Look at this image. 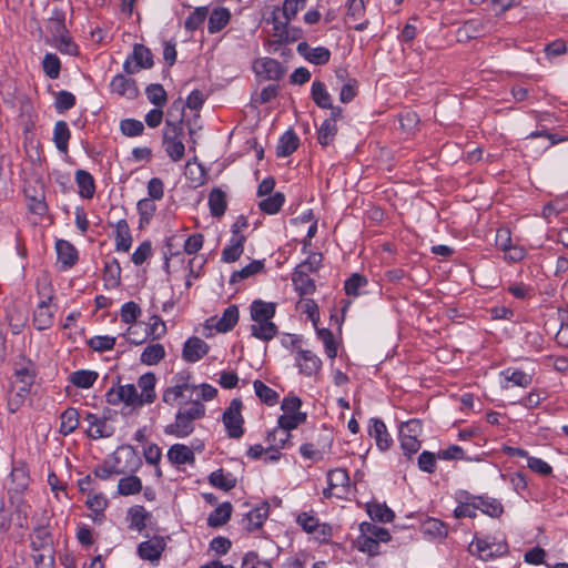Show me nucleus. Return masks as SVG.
<instances>
[{
  "label": "nucleus",
  "instance_id": "1",
  "mask_svg": "<svg viewBox=\"0 0 568 568\" xmlns=\"http://www.w3.org/2000/svg\"><path fill=\"white\" fill-rule=\"evenodd\" d=\"M276 304L273 302H264L255 300L250 306V314L252 321L256 324L251 325V334L253 337L264 342L273 339L278 328L271 320L275 316Z\"/></svg>",
  "mask_w": 568,
  "mask_h": 568
},
{
  "label": "nucleus",
  "instance_id": "2",
  "mask_svg": "<svg viewBox=\"0 0 568 568\" xmlns=\"http://www.w3.org/2000/svg\"><path fill=\"white\" fill-rule=\"evenodd\" d=\"M183 120L179 118L176 122L171 120L165 121V129L163 130V145L165 152L173 162H179L183 159L185 146L181 140L183 135Z\"/></svg>",
  "mask_w": 568,
  "mask_h": 568
},
{
  "label": "nucleus",
  "instance_id": "3",
  "mask_svg": "<svg viewBox=\"0 0 568 568\" xmlns=\"http://www.w3.org/2000/svg\"><path fill=\"white\" fill-rule=\"evenodd\" d=\"M126 456V464L123 467L118 466H98L93 469L95 477L101 480L109 479L112 475L134 474L142 466V459L136 449L132 445H122L119 448Z\"/></svg>",
  "mask_w": 568,
  "mask_h": 568
},
{
  "label": "nucleus",
  "instance_id": "4",
  "mask_svg": "<svg viewBox=\"0 0 568 568\" xmlns=\"http://www.w3.org/2000/svg\"><path fill=\"white\" fill-rule=\"evenodd\" d=\"M153 65L154 57L150 48L142 43H135L132 53L123 63V71L126 74H134L141 69H151Z\"/></svg>",
  "mask_w": 568,
  "mask_h": 568
},
{
  "label": "nucleus",
  "instance_id": "5",
  "mask_svg": "<svg viewBox=\"0 0 568 568\" xmlns=\"http://www.w3.org/2000/svg\"><path fill=\"white\" fill-rule=\"evenodd\" d=\"M242 406L243 404L240 398H233L230 406L223 413L222 420L230 438H240L244 434Z\"/></svg>",
  "mask_w": 568,
  "mask_h": 568
},
{
  "label": "nucleus",
  "instance_id": "6",
  "mask_svg": "<svg viewBox=\"0 0 568 568\" xmlns=\"http://www.w3.org/2000/svg\"><path fill=\"white\" fill-rule=\"evenodd\" d=\"M29 540L32 551H47L55 555L53 534L49 525V519H47L45 524L39 523L33 527L29 535Z\"/></svg>",
  "mask_w": 568,
  "mask_h": 568
},
{
  "label": "nucleus",
  "instance_id": "7",
  "mask_svg": "<svg viewBox=\"0 0 568 568\" xmlns=\"http://www.w3.org/2000/svg\"><path fill=\"white\" fill-rule=\"evenodd\" d=\"M11 486L8 488V497L22 496L30 484L29 468L24 460H17L10 473Z\"/></svg>",
  "mask_w": 568,
  "mask_h": 568
},
{
  "label": "nucleus",
  "instance_id": "8",
  "mask_svg": "<svg viewBox=\"0 0 568 568\" xmlns=\"http://www.w3.org/2000/svg\"><path fill=\"white\" fill-rule=\"evenodd\" d=\"M253 71L264 80L278 81L285 74V68L273 58H258L253 62Z\"/></svg>",
  "mask_w": 568,
  "mask_h": 568
},
{
  "label": "nucleus",
  "instance_id": "9",
  "mask_svg": "<svg viewBox=\"0 0 568 568\" xmlns=\"http://www.w3.org/2000/svg\"><path fill=\"white\" fill-rule=\"evenodd\" d=\"M13 367V376L16 383L24 384V385H33L37 377V367L36 364L27 358L23 354L19 355L17 359L12 363Z\"/></svg>",
  "mask_w": 568,
  "mask_h": 568
},
{
  "label": "nucleus",
  "instance_id": "10",
  "mask_svg": "<svg viewBox=\"0 0 568 568\" xmlns=\"http://www.w3.org/2000/svg\"><path fill=\"white\" fill-rule=\"evenodd\" d=\"M165 547V537L154 535L151 539L139 544L138 555L143 560L156 561L161 558Z\"/></svg>",
  "mask_w": 568,
  "mask_h": 568
},
{
  "label": "nucleus",
  "instance_id": "11",
  "mask_svg": "<svg viewBox=\"0 0 568 568\" xmlns=\"http://www.w3.org/2000/svg\"><path fill=\"white\" fill-rule=\"evenodd\" d=\"M346 7V23L348 21L352 22L348 28L356 31H364L369 23V21L364 18L366 11L364 0H347Z\"/></svg>",
  "mask_w": 568,
  "mask_h": 568
},
{
  "label": "nucleus",
  "instance_id": "12",
  "mask_svg": "<svg viewBox=\"0 0 568 568\" xmlns=\"http://www.w3.org/2000/svg\"><path fill=\"white\" fill-rule=\"evenodd\" d=\"M210 351V346L200 337L192 336L183 345L182 358L187 363L202 359Z\"/></svg>",
  "mask_w": 568,
  "mask_h": 568
},
{
  "label": "nucleus",
  "instance_id": "13",
  "mask_svg": "<svg viewBox=\"0 0 568 568\" xmlns=\"http://www.w3.org/2000/svg\"><path fill=\"white\" fill-rule=\"evenodd\" d=\"M297 53L315 65H324L331 59V51L325 47L311 48L306 41L297 44Z\"/></svg>",
  "mask_w": 568,
  "mask_h": 568
},
{
  "label": "nucleus",
  "instance_id": "14",
  "mask_svg": "<svg viewBox=\"0 0 568 568\" xmlns=\"http://www.w3.org/2000/svg\"><path fill=\"white\" fill-rule=\"evenodd\" d=\"M296 362L300 373L305 376H313L322 368L321 358L308 349L298 348Z\"/></svg>",
  "mask_w": 568,
  "mask_h": 568
},
{
  "label": "nucleus",
  "instance_id": "15",
  "mask_svg": "<svg viewBox=\"0 0 568 568\" xmlns=\"http://www.w3.org/2000/svg\"><path fill=\"white\" fill-rule=\"evenodd\" d=\"M368 434L375 439L376 446L382 452L390 448L393 439L387 430L385 423L381 418H372L369 420Z\"/></svg>",
  "mask_w": 568,
  "mask_h": 568
},
{
  "label": "nucleus",
  "instance_id": "16",
  "mask_svg": "<svg viewBox=\"0 0 568 568\" xmlns=\"http://www.w3.org/2000/svg\"><path fill=\"white\" fill-rule=\"evenodd\" d=\"M111 91L128 99H136L140 94L136 81L124 74H116L110 83Z\"/></svg>",
  "mask_w": 568,
  "mask_h": 568
},
{
  "label": "nucleus",
  "instance_id": "17",
  "mask_svg": "<svg viewBox=\"0 0 568 568\" xmlns=\"http://www.w3.org/2000/svg\"><path fill=\"white\" fill-rule=\"evenodd\" d=\"M194 432V420L182 414V409L175 415V422L164 427L166 435H172L179 438L186 437Z\"/></svg>",
  "mask_w": 568,
  "mask_h": 568
},
{
  "label": "nucleus",
  "instance_id": "18",
  "mask_svg": "<svg viewBox=\"0 0 568 568\" xmlns=\"http://www.w3.org/2000/svg\"><path fill=\"white\" fill-rule=\"evenodd\" d=\"M292 282L294 284L295 291L301 297L305 295H312L316 291L315 281L310 277L305 270L301 268L298 265L292 273Z\"/></svg>",
  "mask_w": 568,
  "mask_h": 568
},
{
  "label": "nucleus",
  "instance_id": "19",
  "mask_svg": "<svg viewBox=\"0 0 568 568\" xmlns=\"http://www.w3.org/2000/svg\"><path fill=\"white\" fill-rule=\"evenodd\" d=\"M473 506L491 518H499L504 514L503 504L488 496H471Z\"/></svg>",
  "mask_w": 568,
  "mask_h": 568
},
{
  "label": "nucleus",
  "instance_id": "20",
  "mask_svg": "<svg viewBox=\"0 0 568 568\" xmlns=\"http://www.w3.org/2000/svg\"><path fill=\"white\" fill-rule=\"evenodd\" d=\"M9 503L13 507L11 521L14 520L17 527L27 529L30 505L22 496L9 497Z\"/></svg>",
  "mask_w": 568,
  "mask_h": 568
},
{
  "label": "nucleus",
  "instance_id": "21",
  "mask_svg": "<svg viewBox=\"0 0 568 568\" xmlns=\"http://www.w3.org/2000/svg\"><path fill=\"white\" fill-rule=\"evenodd\" d=\"M58 260L63 264L64 268H71L79 260L78 250L73 244L65 240L55 242Z\"/></svg>",
  "mask_w": 568,
  "mask_h": 568
},
{
  "label": "nucleus",
  "instance_id": "22",
  "mask_svg": "<svg viewBox=\"0 0 568 568\" xmlns=\"http://www.w3.org/2000/svg\"><path fill=\"white\" fill-rule=\"evenodd\" d=\"M84 420L89 423V428L87 429L89 438L99 439L111 436L112 433L108 429L105 417H99L95 414L87 413Z\"/></svg>",
  "mask_w": 568,
  "mask_h": 568
},
{
  "label": "nucleus",
  "instance_id": "23",
  "mask_svg": "<svg viewBox=\"0 0 568 568\" xmlns=\"http://www.w3.org/2000/svg\"><path fill=\"white\" fill-rule=\"evenodd\" d=\"M168 459L173 465L194 464V452L186 445L174 444L168 450Z\"/></svg>",
  "mask_w": 568,
  "mask_h": 568
},
{
  "label": "nucleus",
  "instance_id": "24",
  "mask_svg": "<svg viewBox=\"0 0 568 568\" xmlns=\"http://www.w3.org/2000/svg\"><path fill=\"white\" fill-rule=\"evenodd\" d=\"M268 511L270 505L267 501H263L260 506L250 510L244 518V520L246 521V529L248 531L260 529L263 526L265 519L267 518Z\"/></svg>",
  "mask_w": 568,
  "mask_h": 568
},
{
  "label": "nucleus",
  "instance_id": "25",
  "mask_svg": "<svg viewBox=\"0 0 568 568\" xmlns=\"http://www.w3.org/2000/svg\"><path fill=\"white\" fill-rule=\"evenodd\" d=\"M231 17L227 8L219 7L213 9L209 17L207 31L211 34L220 32L229 24Z\"/></svg>",
  "mask_w": 568,
  "mask_h": 568
},
{
  "label": "nucleus",
  "instance_id": "26",
  "mask_svg": "<svg viewBox=\"0 0 568 568\" xmlns=\"http://www.w3.org/2000/svg\"><path fill=\"white\" fill-rule=\"evenodd\" d=\"M209 207L213 217H222L227 207L226 193L220 187H214L209 193Z\"/></svg>",
  "mask_w": 568,
  "mask_h": 568
},
{
  "label": "nucleus",
  "instance_id": "27",
  "mask_svg": "<svg viewBox=\"0 0 568 568\" xmlns=\"http://www.w3.org/2000/svg\"><path fill=\"white\" fill-rule=\"evenodd\" d=\"M300 146V139L293 130L286 131L280 139L276 146V155L286 158L293 154Z\"/></svg>",
  "mask_w": 568,
  "mask_h": 568
},
{
  "label": "nucleus",
  "instance_id": "28",
  "mask_svg": "<svg viewBox=\"0 0 568 568\" xmlns=\"http://www.w3.org/2000/svg\"><path fill=\"white\" fill-rule=\"evenodd\" d=\"M132 244V236L129 223L121 219L115 223V248L116 251L128 252Z\"/></svg>",
  "mask_w": 568,
  "mask_h": 568
},
{
  "label": "nucleus",
  "instance_id": "29",
  "mask_svg": "<svg viewBox=\"0 0 568 568\" xmlns=\"http://www.w3.org/2000/svg\"><path fill=\"white\" fill-rule=\"evenodd\" d=\"M155 384L156 376L152 372H148L139 377L138 385L142 389V394L140 395L144 404H152L155 400Z\"/></svg>",
  "mask_w": 568,
  "mask_h": 568
},
{
  "label": "nucleus",
  "instance_id": "30",
  "mask_svg": "<svg viewBox=\"0 0 568 568\" xmlns=\"http://www.w3.org/2000/svg\"><path fill=\"white\" fill-rule=\"evenodd\" d=\"M233 506L230 501L219 505L207 517V526L217 528L225 525L232 516Z\"/></svg>",
  "mask_w": 568,
  "mask_h": 568
},
{
  "label": "nucleus",
  "instance_id": "31",
  "mask_svg": "<svg viewBox=\"0 0 568 568\" xmlns=\"http://www.w3.org/2000/svg\"><path fill=\"white\" fill-rule=\"evenodd\" d=\"M75 182L81 197L92 199L94 196L95 182L91 173L85 170L75 171Z\"/></svg>",
  "mask_w": 568,
  "mask_h": 568
},
{
  "label": "nucleus",
  "instance_id": "32",
  "mask_svg": "<svg viewBox=\"0 0 568 568\" xmlns=\"http://www.w3.org/2000/svg\"><path fill=\"white\" fill-rule=\"evenodd\" d=\"M239 322V307L235 304L226 307L216 322L215 328L219 333H227L232 331Z\"/></svg>",
  "mask_w": 568,
  "mask_h": 568
},
{
  "label": "nucleus",
  "instance_id": "33",
  "mask_svg": "<svg viewBox=\"0 0 568 568\" xmlns=\"http://www.w3.org/2000/svg\"><path fill=\"white\" fill-rule=\"evenodd\" d=\"M209 483L215 488L229 491L236 486L237 479L231 473L224 474L223 469L220 468L210 474Z\"/></svg>",
  "mask_w": 568,
  "mask_h": 568
},
{
  "label": "nucleus",
  "instance_id": "34",
  "mask_svg": "<svg viewBox=\"0 0 568 568\" xmlns=\"http://www.w3.org/2000/svg\"><path fill=\"white\" fill-rule=\"evenodd\" d=\"M245 240V235L232 236L230 245L222 251V261L225 263L237 261L243 254Z\"/></svg>",
  "mask_w": 568,
  "mask_h": 568
},
{
  "label": "nucleus",
  "instance_id": "35",
  "mask_svg": "<svg viewBox=\"0 0 568 568\" xmlns=\"http://www.w3.org/2000/svg\"><path fill=\"white\" fill-rule=\"evenodd\" d=\"M366 511L374 521L392 523L395 518V513L386 504L368 503Z\"/></svg>",
  "mask_w": 568,
  "mask_h": 568
},
{
  "label": "nucleus",
  "instance_id": "36",
  "mask_svg": "<svg viewBox=\"0 0 568 568\" xmlns=\"http://www.w3.org/2000/svg\"><path fill=\"white\" fill-rule=\"evenodd\" d=\"M70 138H71V131L69 129L68 123L63 120L58 121L53 129V142L55 144V148L61 153L68 152V144H69Z\"/></svg>",
  "mask_w": 568,
  "mask_h": 568
},
{
  "label": "nucleus",
  "instance_id": "37",
  "mask_svg": "<svg viewBox=\"0 0 568 568\" xmlns=\"http://www.w3.org/2000/svg\"><path fill=\"white\" fill-rule=\"evenodd\" d=\"M79 416L77 408L68 407L60 416L61 424L59 432L64 436L73 433L79 426Z\"/></svg>",
  "mask_w": 568,
  "mask_h": 568
},
{
  "label": "nucleus",
  "instance_id": "38",
  "mask_svg": "<svg viewBox=\"0 0 568 568\" xmlns=\"http://www.w3.org/2000/svg\"><path fill=\"white\" fill-rule=\"evenodd\" d=\"M33 325L38 331H44L53 325V314L45 307V302H39L33 314Z\"/></svg>",
  "mask_w": 568,
  "mask_h": 568
},
{
  "label": "nucleus",
  "instance_id": "39",
  "mask_svg": "<svg viewBox=\"0 0 568 568\" xmlns=\"http://www.w3.org/2000/svg\"><path fill=\"white\" fill-rule=\"evenodd\" d=\"M311 98L321 109L329 108L332 104L331 94L327 92L325 84L318 80L314 81L312 84Z\"/></svg>",
  "mask_w": 568,
  "mask_h": 568
},
{
  "label": "nucleus",
  "instance_id": "40",
  "mask_svg": "<svg viewBox=\"0 0 568 568\" xmlns=\"http://www.w3.org/2000/svg\"><path fill=\"white\" fill-rule=\"evenodd\" d=\"M142 480L132 474L121 478L118 484V493L122 496L135 495L142 491Z\"/></svg>",
  "mask_w": 568,
  "mask_h": 568
},
{
  "label": "nucleus",
  "instance_id": "41",
  "mask_svg": "<svg viewBox=\"0 0 568 568\" xmlns=\"http://www.w3.org/2000/svg\"><path fill=\"white\" fill-rule=\"evenodd\" d=\"M119 396L118 399H122V402L128 406H142L144 405L142 396L138 393L135 386L133 384H126L118 387Z\"/></svg>",
  "mask_w": 568,
  "mask_h": 568
},
{
  "label": "nucleus",
  "instance_id": "42",
  "mask_svg": "<svg viewBox=\"0 0 568 568\" xmlns=\"http://www.w3.org/2000/svg\"><path fill=\"white\" fill-rule=\"evenodd\" d=\"M24 193L28 200L29 211L39 216L45 215L48 212V204L45 203L44 192L41 190L40 192H36V194L30 195L29 191L24 190Z\"/></svg>",
  "mask_w": 568,
  "mask_h": 568
},
{
  "label": "nucleus",
  "instance_id": "43",
  "mask_svg": "<svg viewBox=\"0 0 568 568\" xmlns=\"http://www.w3.org/2000/svg\"><path fill=\"white\" fill-rule=\"evenodd\" d=\"M165 356V349L162 344H150L141 354V362L145 365H156Z\"/></svg>",
  "mask_w": 568,
  "mask_h": 568
},
{
  "label": "nucleus",
  "instance_id": "44",
  "mask_svg": "<svg viewBox=\"0 0 568 568\" xmlns=\"http://www.w3.org/2000/svg\"><path fill=\"white\" fill-rule=\"evenodd\" d=\"M99 375L94 371L80 369L70 375V382L79 388H89L98 379Z\"/></svg>",
  "mask_w": 568,
  "mask_h": 568
},
{
  "label": "nucleus",
  "instance_id": "45",
  "mask_svg": "<svg viewBox=\"0 0 568 568\" xmlns=\"http://www.w3.org/2000/svg\"><path fill=\"white\" fill-rule=\"evenodd\" d=\"M255 394L260 398V400L267 406H274L278 402V394L264 384L262 381L256 379L253 383Z\"/></svg>",
  "mask_w": 568,
  "mask_h": 568
},
{
  "label": "nucleus",
  "instance_id": "46",
  "mask_svg": "<svg viewBox=\"0 0 568 568\" xmlns=\"http://www.w3.org/2000/svg\"><path fill=\"white\" fill-rule=\"evenodd\" d=\"M296 521L303 528V530L308 534L315 532L318 527H321V534L323 536L327 535L331 530V528L326 525L321 526L318 519L307 513H301L297 516Z\"/></svg>",
  "mask_w": 568,
  "mask_h": 568
},
{
  "label": "nucleus",
  "instance_id": "47",
  "mask_svg": "<svg viewBox=\"0 0 568 568\" xmlns=\"http://www.w3.org/2000/svg\"><path fill=\"white\" fill-rule=\"evenodd\" d=\"M285 202V195L276 192L273 195L262 200L258 203V209L265 214H276Z\"/></svg>",
  "mask_w": 568,
  "mask_h": 568
},
{
  "label": "nucleus",
  "instance_id": "48",
  "mask_svg": "<svg viewBox=\"0 0 568 568\" xmlns=\"http://www.w3.org/2000/svg\"><path fill=\"white\" fill-rule=\"evenodd\" d=\"M148 100L158 108H162L168 102V94L160 83L149 84L145 89Z\"/></svg>",
  "mask_w": 568,
  "mask_h": 568
},
{
  "label": "nucleus",
  "instance_id": "49",
  "mask_svg": "<svg viewBox=\"0 0 568 568\" xmlns=\"http://www.w3.org/2000/svg\"><path fill=\"white\" fill-rule=\"evenodd\" d=\"M338 132V128L336 123H331V120H325L320 129L317 130V141L322 146L329 145L336 134Z\"/></svg>",
  "mask_w": 568,
  "mask_h": 568
},
{
  "label": "nucleus",
  "instance_id": "50",
  "mask_svg": "<svg viewBox=\"0 0 568 568\" xmlns=\"http://www.w3.org/2000/svg\"><path fill=\"white\" fill-rule=\"evenodd\" d=\"M368 280L365 275L359 273H353L345 282H344V291L348 296H358L359 288L366 286Z\"/></svg>",
  "mask_w": 568,
  "mask_h": 568
},
{
  "label": "nucleus",
  "instance_id": "51",
  "mask_svg": "<svg viewBox=\"0 0 568 568\" xmlns=\"http://www.w3.org/2000/svg\"><path fill=\"white\" fill-rule=\"evenodd\" d=\"M103 280L105 282H112V287H118L121 285V266L116 258H112L109 262H105L103 268Z\"/></svg>",
  "mask_w": 568,
  "mask_h": 568
},
{
  "label": "nucleus",
  "instance_id": "52",
  "mask_svg": "<svg viewBox=\"0 0 568 568\" xmlns=\"http://www.w3.org/2000/svg\"><path fill=\"white\" fill-rule=\"evenodd\" d=\"M359 530L362 534H366L374 537V539H377L378 544L379 541L388 542L392 539V536L386 528L378 527L372 523H362L359 525Z\"/></svg>",
  "mask_w": 568,
  "mask_h": 568
},
{
  "label": "nucleus",
  "instance_id": "53",
  "mask_svg": "<svg viewBox=\"0 0 568 568\" xmlns=\"http://www.w3.org/2000/svg\"><path fill=\"white\" fill-rule=\"evenodd\" d=\"M130 517V527L136 528L138 530H143L146 526L145 520L149 518L150 514L145 510V508L141 505H135L131 507L128 511Z\"/></svg>",
  "mask_w": 568,
  "mask_h": 568
},
{
  "label": "nucleus",
  "instance_id": "54",
  "mask_svg": "<svg viewBox=\"0 0 568 568\" xmlns=\"http://www.w3.org/2000/svg\"><path fill=\"white\" fill-rule=\"evenodd\" d=\"M264 268L263 261H253L240 271H235L232 273L230 283L235 284L241 280L247 278L256 273L261 272Z\"/></svg>",
  "mask_w": 568,
  "mask_h": 568
},
{
  "label": "nucleus",
  "instance_id": "55",
  "mask_svg": "<svg viewBox=\"0 0 568 568\" xmlns=\"http://www.w3.org/2000/svg\"><path fill=\"white\" fill-rule=\"evenodd\" d=\"M316 334L325 346L326 355L332 359L335 358L337 356V344L332 331L328 328H316Z\"/></svg>",
  "mask_w": 568,
  "mask_h": 568
},
{
  "label": "nucleus",
  "instance_id": "56",
  "mask_svg": "<svg viewBox=\"0 0 568 568\" xmlns=\"http://www.w3.org/2000/svg\"><path fill=\"white\" fill-rule=\"evenodd\" d=\"M209 14L207 7H197L195 10L185 19L184 27L187 31L193 32L200 28L205 21Z\"/></svg>",
  "mask_w": 568,
  "mask_h": 568
},
{
  "label": "nucleus",
  "instance_id": "57",
  "mask_svg": "<svg viewBox=\"0 0 568 568\" xmlns=\"http://www.w3.org/2000/svg\"><path fill=\"white\" fill-rule=\"evenodd\" d=\"M42 68L44 74L49 79H57L59 78L60 70H61V62L57 54L54 53H47L42 60Z\"/></svg>",
  "mask_w": 568,
  "mask_h": 568
},
{
  "label": "nucleus",
  "instance_id": "58",
  "mask_svg": "<svg viewBox=\"0 0 568 568\" xmlns=\"http://www.w3.org/2000/svg\"><path fill=\"white\" fill-rule=\"evenodd\" d=\"M501 374L516 386L528 387L532 383V376L520 369L507 368Z\"/></svg>",
  "mask_w": 568,
  "mask_h": 568
},
{
  "label": "nucleus",
  "instance_id": "59",
  "mask_svg": "<svg viewBox=\"0 0 568 568\" xmlns=\"http://www.w3.org/2000/svg\"><path fill=\"white\" fill-rule=\"evenodd\" d=\"M85 505L95 514V520H100L99 516L104 517V510L109 505V500L102 493H99L89 497Z\"/></svg>",
  "mask_w": 568,
  "mask_h": 568
},
{
  "label": "nucleus",
  "instance_id": "60",
  "mask_svg": "<svg viewBox=\"0 0 568 568\" xmlns=\"http://www.w3.org/2000/svg\"><path fill=\"white\" fill-rule=\"evenodd\" d=\"M423 531L433 537L444 538L447 536V527L445 523L437 518H428L423 524Z\"/></svg>",
  "mask_w": 568,
  "mask_h": 568
},
{
  "label": "nucleus",
  "instance_id": "61",
  "mask_svg": "<svg viewBox=\"0 0 568 568\" xmlns=\"http://www.w3.org/2000/svg\"><path fill=\"white\" fill-rule=\"evenodd\" d=\"M54 41L55 47L61 53H65L73 57L79 55V47L69 36V33H64L60 37L54 38Z\"/></svg>",
  "mask_w": 568,
  "mask_h": 568
},
{
  "label": "nucleus",
  "instance_id": "62",
  "mask_svg": "<svg viewBox=\"0 0 568 568\" xmlns=\"http://www.w3.org/2000/svg\"><path fill=\"white\" fill-rule=\"evenodd\" d=\"M50 30L53 33L54 38L60 37L64 33H69L65 27V16L62 10L55 9L53 14L49 19Z\"/></svg>",
  "mask_w": 568,
  "mask_h": 568
},
{
  "label": "nucleus",
  "instance_id": "63",
  "mask_svg": "<svg viewBox=\"0 0 568 568\" xmlns=\"http://www.w3.org/2000/svg\"><path fill=\"white\" fill-rule=\"evenodd\" d=\"M75 102V97L71 92L62 90L55 94L54 108L59 113H64L72 109Z\"/></svg>",
  "mask_w": 568,
  "mask_h": 568
},
{
  "label": "nucleus",
  "instance_id": "64",
  "mask_svg": "<svg viewBox=\"0 0 568 568\" xmlns=\"http://www.w3.org/2000/svg\"><path fill=\"white\" fill-rule=\"evenodd\" d=\"M115 337L112 336H93L88 341V346L94 352L111 351L115 345Z\"/></svg>",
  "mask_w": 568,
  "mask_h": 568
}]
</instances>
